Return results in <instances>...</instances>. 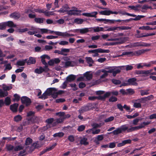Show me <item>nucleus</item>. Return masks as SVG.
I'll return each mask as SVG.
<instances>
[{
    "instance_id": "obj_1",
    "label": "nucleus",
    "mask_w": 156,
    "mask_h": 156,
    "mask_svg": "<svg viewBox=\"0 0 156 156\" xmlns=\"http://www.w3.org/2000/svg\"><path fill=\"white\" fill-rule=\"evenodd\" d=\"M48 31H49L50 33L52 34L54 33L56 35L62 37H69L74 36H75V34H69L67 32H62L60 31H54L50 30H48Z\"/></svg>"
},
{
    "instance_id": "obj_2",
    "label": "nucleus",
    "mask_w": 156,
    "mask_h": 156,
    "mask_svg": "<svg viewBox=\"0 0 156 156\" xmlns=\"http://www.w3.org/2000/svg\"><path fill=\"white\" fill-rule=\"evenodd\" d=\"M22 103L25 104L27 106L30 105L31 101L30 99L26 96H23L21 98Z\"/></svg>"
},
{
    "instance_id": "obj_3",
    "label": "nucleus",
    "mask_w": 156,
    "mask_h": 156,
    "mask_svg": "<svg viewBox=\"0 0 156 156\" xmlns=\"http://www.w3.org/2000/svg\"><path fill=\"white\" fill-rule=\"evenodd\" d=\"M152 70H136L134 74H144V76H147L152 71Z\"/></svg>"
},
{
    "instance_id": "obj_4",
    "label": "nucleus",
    "mask_w": 156,
    "mask_h": 156,
    "mask_svg": "<svg viewBox=\"0 0 156 156\" xmlns=\"http://www.w3.org/2000/svg\"><path fill=\"white\" fill-rule=\"evenodd\" d=\"M134 47H148L150 46V44L142 42H139L134 43L133 44Z\"/></svg>"
},
{
    "instance_id": "obj_5",
    "label": "nucleus",
    "mask_w": 156,
    "mask_h": 156,
    "mask_svg": "<svg viewBox=\"0 0 156 156\" xmlns=\"http://www.w3.org/2000/svg\"><path fill=\"white\" fill-rule=\"evenodd\" d=\"M136 79L135 78H132L129 79L127 81L129 85L137 86L138 83L136 82Z\"/></svg>"
},
{
    "instance_id": "obj_6",
    "label": "nucleus",
    "mask_w": 156,
    "mask_h": 156,
    "mask_svg": "<svg viewBox=\"0 0 156 156\" xmlns=\"http://www.w3.org/2000/svg\"><path fill=\"white\" fill-rule=\"evenodd\" d=\"M149 49H141L138 50L137 51H132V56L134 55H136L138 56L141 55V54L147 51H149Z\"/></svg>"
},
{
    "instance_id": "obj_7",
    "label": "nucleus",
    "mask_w": 156,
    "mask_h": 156,
    "mask_svg": "<svg viewBox=\"0 0 156 156\" xmlns=\"http://www.w3.org/2000/svg\"><path fill=\"white\" fill-rule=\"evenodd\" d=\"M21 16L20 13L18 12H15L12 13L10 15V17L15 20L18 19Z\"/></svg>"
},
{
    "instance_id": "obj_8",
    "label": "nucleus",
    "mask_w": 156,
    "mask_h": 156,
    "mask_svg": "<svg viewBox=\"0 0 156 156\" xmlns=\"http://www.w3.org/2000/svg\"><path fill=\"white\" fill-rule=\"evenodd\" d=\"M110 52V50L108 49L105 50L101 48H99L97 49L94 50L93 53H108Z\"/></svg>"
},
{
    "instance_id": "obj_9",
    "label": "nucleus",
    "mask_w": 156,
    "mask_h": 156,
    "mask_svg": "<svg viewBox=\"0 0 156 156\" xmlns=\"http://www.w3.org/2000/svg\"><path fill=\"white\" fill-rule=\"evenodd\" d=\"M98 14V12H94L91 13H84L82 14V15L87 17H96V15Z\"/></svg>"
},
{
    "instance_id": "obj_10",
    "label": "nucleus",
    "mask_w": 156,
    "mask_h": 156,
    "mask_svg": "<svg viewBox=\"0 0 156 156\" xmlns=\"http://www.w3.org/2000/svg\"><path fill=\"white\" fill-rule=\"evenodd\" d=\"M41 58V61L43 65H46L47 63L46 62L45 59V58L49 60L50 58L49 56L47 55H44L41 56L40 57Z\"/></svg>"
},
{
    "instance_id": "obj_11",
    "label": "nucleus",
    "mask_w": 156,
    "mask_h": 156,
    "mask_svg": "<svg viewBox=\"0 0 156 156\" xmlns=\"http://www.w3.org/2000/svg\"><path fill=\"white\" fill-rule=\"evenodd\" d=\"M18 106V104L14 103L10 106V109L13 112H17V109Z\"/></svg>"
},
{
    "instance_id": "obj_12",
    "label": "nucleus",
    "mask_w": 156,
    "mask_h": 156,
    "mask_svg": "<svg viewBox=\"0 0 156 156\" xmlns=\"http://www.w3.org/2000/svg\"><path fill=\"white\" fill-rule=\"evenodd\" d=\"M81 11L79 10H70L67 11V14L69 15H77L79 14V13L77 12H80Z\"/></svg>"
},
{
    "instance_id": "obj_13",
    "label": "nucleus",
    "mask_w": 156,
    "mask_h": 156,
    "mask_svg": "<svg viewBox=\"0 0 156 156\" xmlns=\"http://www.w3.org/2000/svg\"><path fill=\"white\" fill-rule=\"evenodd\" d=\"M92 27L91 28H83L80 29V33L81 34H84L86 33H87L89 31L91 32L92 30H90L91 29H92Z\"/></svg>"
},
{
    "instance_id": "obj_14",
    "label": "nucleus",
    "mask_w": 156,
    "mask_h": 156,
    "mask_svg": "<svg viewBox=\"0 0 156 156\" xmlns=\"http://www.w3.org/2000/svg\"><path fill=\"white\" fill-rule=\"evenodd\" d=\"M57 90V89L54 87H50L47 89L45 90L49 96L51 95L53 92H55Z\"/></svg>"
},
{
    "instance_id": "obj_15",
    "label": "nucleus",
    "mask_w": 156,
    "mask_h": 156,
    "mask_svg": "<svg viewBox=\"0 0 156 156\" xmlns=\"http://www.w3.org/2000/svg\"><path fill=\"white\" fill-rule=\"evenodd\" d=\"M54 121V119L53 118H48L46 120L45 122L47 124L46 127V129H47L48 128L50 127V124H51Z\"/></svg>"
},
{
    "instance_id": "obj_16",
    "label": "nucleus",
    "mask_w": 156,
    "mask_h": 156,
    "mask_svg": "<svg viewBox=\"0 0 156 156\" xmlns=\"http://www.w3.org/2000/svg\"><path fill=\"white\" fill-rule=\"evenodd\" d=\"M139 29L142 30H151L156 29V26L154 27H151L149 26H143L139 27Z\"/></svg>"
},
{
    "instance_id": "obj_17",
    "label": "nucleus",
    "mask_w": 156,
    "mask_h": 156,
    "mask_svg": "<svg viewBox=\"0 0 156 156\" xmlns=\"http://www.w3.org/2000/svg\"><path fill=\"white\" fill-rule=\"evenodd\" d=\"M76 78V76L73 74L70 75L66 78V81L68 82H71L74 80Z\"/></svg>"
},
{
    "instance_id": "obj_18",
    "label": "nucleus",
    "mask_w": 156,
    "mask_h": 156,
    "mask_svg": "<svg viewBox=\"0 0 156 156\" xmlns=\"http://www.w3.org/2000/svg\"><path fill=\"white\" fill-rule=\"evenodd\" d=\"M89 107L88 106H85L81 108L79 110V112L80 113H83L89 110Z\"/></svg>"
},
{
    "instance_id": "obj_19",
    "label": "nucleus",
    "mask_w": 156,
    "mask_h": 156,
    "mask_svg": "<svg viewBox=\"0 0 156 156\" xmlns=\"http://www.w3.org/2000/svg\"><path fill=\"white\" fill-rule=\"evenodd\" d=\"M119 14H121L123 15H126L128 16L132 17H135L136 16L135 14L126 12L125 10H119Z\"/></svg>"
},
{
    "instance_id": "obj_20",
    "label": "nucleus",
    "mask_w": 156,
    "mask_h": 156,
    "mask_svg": "<svg viewBox=\"0 0 156 156\" xmlns=\"http://www.w3.org/2000/svg\"><path fill=\"white\" fill-rule=\"evenodd\" d=\"M36 62V60L35 58L30 57H29V60H27L26 63L27 65L34 64Z\"/></svg>"
},
{
    "instance_id": "obj_21",
    "label": "nucleus",
    "mask_w": 156,
    "mask_h": 156,
    "mask_svg": "<svg viewBox=\"0 0 156 156\" xmlns=\"http://www.w3.org/2000/svg\"><path fill=\"white\" fill-rule=\"evenodd\" d=\"M70 51V49L68 48H62L61 49V55L66 56L68 55L67 53L69 52Z\"/></svg>"
},
{
    "instance_id": "obj_22",
    "label": "nucleus",
    "mask_w": 156,
    "mask_h": 156,
    "mask_svg": "<svg viewBox=\"0 0 156 156\" xmlns=\"http://www.w3.org/2000/svg\"><path fill=\"white\" fill-rule=\"evenodd\" d=\"M87 139L83 137L80 141V143L81 145H87L89 144V142L87 141Z\"/></svg>"
},
{
    "instance_id": "obj_23",
    "label": "nucleus",
    "mask_w": 156,
    "mask_h": 156,
    "mask_svg": "<svg viewBox=\"0 0 156 156\" xmlns=\"http://www.w3.org/2000/svg\"><path fill=\"white\" fill-rule=\"evenodd\" d=\"M154 34L153 33H150L148 34L147 33V34H141L139 35H138L136 37L137 38L147 37L148 36H153L154 35Z\"/></svg>"
},
{
    "instance_id": "obj_24",
    "label": "nucleus",
    "mask_w": 156,
    "mask_h": 156,
    "mask_svg": "<svg viewBox=\"0 0 156 156\" xmlns=\"http://www.w3.org/2000/svg\"><path fill=\"white\" fill-rule=\"evenodd\" d=\"M122 66H116V68L115 70H114L113 73V75L114 76H116L117 74L120 73L121 72V70Z\"/></svg>"
},
{
    "instance_id": "obj_25",
    "label": "nucleus",
    "mask_w": 156,
    "mask_h": 156,
    "mask_svg": "<svg viewBox=\"0 0 156 156\" xmlns=\"http://www.w3.org/2000/svg\"><path fill=\"white\" fill-rule=\"evenodd\" d=\"M27 59H26L24 60H19L17 61L16 65L18 66H24L25 63H26Z\"/></svg>"
},
{
    "instance_id": "obj_26",
    "label": "nucleus",
    "mask_w": 156,
    "mask_h": 156,
    "mask_svg": "<svg viewBox=\"0 0 156 156\" xmlns=\"http://www.w3.org/2000/svg\"><path fill=\"white\" fill-rule=\"evenodd\" d=\"M150 123V122L148 121L147 122H143L139 126H137L138 130L139 129H142L143 128H144L145 126L148 125Z\"/></svg>"
},
{
    "instance_id": "obj_27",
    "label": "nucleus",
    "mask_w": 156,
    "mask_h": 156,
    "mask_svg": "<svg viewBox=\"0 0 156 156\" xmlns=\"http://www.w3.org/2000/svg\"><path fill=\"white\" fill-rule=\"evenodd\" d=\"M5 148L7 151L10 152L14 150V147L10 144H7L6 145Z\"/></svg>"
},
{
    "instance_id": "obj_28",
    "label": "nucleus",
    "mask_w": 156,
    "mask_h": 156,
    "mask_svg": "<svg viewBox=\"0 0 156 156\" xmlns=\"http://www.w3.org/2000/svg\"><path fill=\"white\" fill-rule=\"evenodd\" d=\"M44 71H45V69L41 66L39 68L36 69L34 70V72L37 74H41Z\"/></svg>"
},
{
    "instance_id": "obj_29",
    "label": "nucleus",
    "mask_w": 156,
    "mask_h": 156,
    "mask_svg": "<svg viewBox=\"0 0 156 156\" xmlns=\"http://www.w3.org/2000/svg\"><path fill=\"white\" fill-rule=\"evenodd\" d=\"M6 26H8L9 27H16V25H15L13 22L11 21H9L7 22H5Z\"/></svg>"
},
{
    "instance_id": "obj_30",
    "label": "nucleus",
    "mask_w": 156,
    "mask_h": 156,
    "mask_svg": "<svg viewBox=\"0 0 156 156\" xmlns=\"http://www.w3.org/2000/svg\"><path fill=\"white\" fill-rule=\"evenodd\" d=\"M84 76L85 77L86 79L88 80H90L92 79L93 75L92 74H90L88 72H86L83 74Z\"/></svg>"
},
{
    "instance_id": "obj_31",
    "label": "nucleus",
    "mask_w": 156,
    "mask_h": 156,
    "mask_svg": "<svg viewBox=\"0 0 156 156\" xmlns=\"http://www.w3.org/2000/svg\"><path fill=\"white\" fill-rule=\"evenodd\" d=\"M44 20H45V19L43 18L36 17L34 19V21L35 22L39 24L43 23Z\"/></svg>"
},
{
    "instance_id": "obj_32",
    "label": "nucleus",
    "mask_w": 156,
    "mask_h": 156,
    "mask_svg": "<svg viewBox=\"0 0 156 156\" xmlns=\"http://www.w3.org/2000/svg\"><path fill=\"white\" fill-rule=\"evenodd\" d=\"M92 29H91L90 30H93L94 32H99L100 31H104V28L102 27H98L93 28Z\"/></svg>"
},
{
    "instance_id": "obj_33",
    "label": "nucleus",
    "mask_w": 156,
    "mask_h": 156,
    "mask_svg": "<svg viewBox=\"0 0 156 156\" xmlns=\"http://www.w3.org/2000/svg\"><path fill=\"white\" fill-rule=\"evenodd\" d=\"M111 11L110 10H104L100 12L99 13L102 15L109 16L111 14Z\"/></svg>"
},
{
    "instance_id": "obj_34",
    "label": "nucleus",
    "mask_w": 156,
    "mask_h": 156,
    "mask_svg": "<svg viewBox=\"0 0 156 156\" xmlns=\"http://www.w3.org/2000/svg\"><path fill=\"white\" fill-rule=\"evenodd\" d=\"M72 62L74 63V62L71 61H69L65 62V67L66 68H67L69 66L73 67L74 66V65L72 63Z\"/></svg>"
},
{
    "instance_id": "obj_35",
    "label": "nucleus",
    "mask_w": 156,
    "mask_h": 156,
    "mask_svg": "<svg viewBox=\"0 0 156 156\" xmlns=\"http://www.w3.org/2000/svg\"><path fill=\"white\" fill-rule=\"evenodd\" d=\"M91 130L92 131V133L93 134H98L101 131L100 129H97L95 130H94L92 128L90 129L87 130L86 132L87 133H89L91 131Z\"/></svg>"
},
{
    "instance_id": "obj_36",
    "label": "nucleus",
    "mask_w": 156,
    "mask_h": 156,
    "mask_svg": "<svg viewBox=\"0 0 156 156\" xmlns=\"http://www.w3.org/2000/svg\"><path fill=\"white\" fill-rule=\"evenodd\" d=\"M152 97L153 95H151L147 97L142 98L138 99V100H139V102H142L143 101H147V100H150L151 97Z\"/></svg>"
},
{
    "instance_id": "obj_37",
    "label": "nucleus",
    "mask_w": 156,
    "mask_h": 156,
    "mask_svg": "<svg viewBox=\"0 0 156 156\" xmlns=\"http://www.w3.org/2000/svg\"><path fill=\"white\" fill-rule=\"evenodd\" d=\"M131 28V27L128 26H120L117 27V30H130Z\"/></svg>"
},
{
    "instance_id": "obj_38",
    "label": "nucleus",
    "mask_w": 156,
    "mask_h": 156,
    "mask_svg": "<svg viewBox=\"0 0 156 156\" xmlns=\"http://www.w3.org/2000/svg\"><path fill=\"white\" fill-rule=\"evenodd\" d=\"M64 135V134L63 133L60 132L55 133L53 135V136L54 137H63Z\"/></svg>"
},
{
    "instance_id": "obj_39",
    "label": "nucleus",
    "mask_w": 156,
    "mask_h": 156,
    "mask_svg": "<svg viewBox=\"0 0 156 156\" xmlns=\"http://www.w3.org/2000/svg\"><path fill=\"white\" fill-rule=\"evenodd\" d=\"M47 94V92L45 91L41 96L39 97V98L43 100H44L47 98H48V96H49Z\"/></svg>"
},
{
    "instance_id": "obj_40",
    "label": "nucleus",
    "mask_w": 156,
    "mask_h": 156,
    "mask_svg": "<svg viewBox=\"0 0 156 156\" xmlns=\"http://www.w3.org/2000/svg\"><path fill=\"white\" fill-rule=\"evenodd\" d=\"M22 119V116L20 115H17L14 117V120L16 122L20 121Z\"/></svg>"
},
{
    "instance_id": "obj_41",
    "label": "nucleus",
    "mask_w": 156,
    "mask_h": 156,
    "mask_svg": "<svg viewBox=\"0 0 156 156\" xmlns=\"http://www.w3.org/2000/svg\"><path fill=\"white\" fill-rule=\"evenodd\" d=\"M4 103L6 105H9L11 103L10 98L9 97H6L5 99Z\"/></svg>"
},
{
    "instance_id": "obj_42",
    "label": "nucleus",
    "mask_w": 156,
    "mask_h": 156,
    "mask_svg": "<svg viewBox=\"0 0 156 156\" xmlns=\"http://www.w3.org/2000/svg\"><path fill=\"white\" fill-rule=\"evenodd\" d=\"M33 140L32 139L30 138V137H27L26 138L25 145H30L31 144Z\"/></svg>"
},
{
    "instance_id": "obj_43",
    "label": "nucleus",
    "mask_w": 156,
    "mask_h": 156,
    "mask_svg": "<svg viewBox=\"0 0 156 156\" xmlns=\"http://www.w3.org/2000/svg\"><path fill=\"white\" fill-rule=\"evenodd\" d=\"M8 93L7 91H3L1 90H0V97L1 98L4 97L8 95Z\"/></svg>"
},
{
    "instance_id": "obj_44",
    "label": "nucleus",
    "mask_w": 156,
    "mask_h": 156,
    "mask_svg": "<svg viewBox=\"0 0 156 156\" xmlns=\"http://www.w3.org/2000/svg\"><path fill=\"white\" fill-rule=\"evenodd\" d=\"M122 133V131L120 129V128H117L116 129L113 131L112 132L110 133H112L114 135H116L119 134L120 133Z\"/></svg>"
},
{
    "instance_id": "obj_45",
    "label": "nucleus",
    "mask_w": 156,
    "mask_h": 156,
    "mask_svg": "<svg viewBox=\"0 0 156 156\" xmlns=\"http://www.w3.org/2000/svg\"><path fill=\"white\" fill-rule=\"evenodd\" d=\"M24 147L22 145H18L16 146L14 148V151H17L20 150H23Z\"/></svg>"
},
{
    "instance_id": "obj_46",
    "label": "nucleus",
    "mask_w": 156,
    "mask_h": 156,
    "mask_svg": "<svg viewBox=\"0 0 156 156\" xmlns=\"http://www.w3.org/2000/svg\"><path fill=\"white\" fill-rule=\"evenodd\" d=\"M135 93V91L133 89L129 88L126 90V95H132Z\"/></svg>"
},
{
    "instance_id": "obj_47",
    "label": "nucleus",
    "mask_w": 156,
    "mask_h": 156,
    "mask_svg": "<svg viewBox=\"0 0 156 156\" xmlns=\"http://www.w3.org/2000/svg\"><path fill=\"white\" fill-rule=\"evenodd\" d=\"M138 130L137 126L132 127L127 129V132L128 133L131 132L133 131Z\"/></svg>"
},
{
    "instance_id": "obj_48",
    "label": "nucleus",
    "mask_w": 156,
    "mask_h": 156,
    "mask_svg": "<svg viewBox=\"0 0 156 156\" xmlns=\"http://www.w3.org/2000/svg\"><path fill=\"white\" fill-rule=\"evenodd\" d=\"M149 90H141L140 91V95L142 96L144 95H147L149 94Z\"/></svg>"
},
{
    "instance_id": "obj_49",
    "label": "nucleus",
    "mask_w": 156,
    "mask_h": 156,
    "mask_svg": "<svg viewBox=\"0 0 156 156\" xmlns=\"http://www.w3.org/2000/svg\"><path fill=\"white\" fill-rule=\"evenodd\" d=\"M83 20L79 18H76L74 20V22L77 24H82L83 22Z\"/></svg>"
},
{
    "instance_id": "obj_50",
    "label": "nucleus",
    "mask_w": 156,
    "mask_h": 156,
    "mask_svg": "<svg viewBox=\"0 0 156 156\" xmlns=\"http://www.w3.org/2000/svg\"><path fill=\"white\" fill-rule=\"evenodd\" d=\"M114 119V116H111L105 119L104 120V122L106 123L108 122L113 121Z\"/></svg>"
},
{
    "instance_id": "obj_51",
    "label": "nucleus",
    "mask_w": 156,
    "mask_h": 156,
    "mask_svg": "<svg viewBox=\"0 0 156 156\" xmlns=\"http://www.w3.org/2000/svg\"><path fill=\"white\" fill-rule=\"evenodd\" d=\"M136 16L135 17H136L135 18H134V21H138L140 20L141 18H143L145 17V16H143V15H138V16H136V15H135Z\"/></svg>"
},
{
    "instance_id": "obj_52",
    "label": "nucleus",
    "mask_w": 156,
    "mask_h": 156,
    "mask_svg": "<svg viewBox=\"0 0 156 156\" xmlns=\"http://www.w3.org/2000/svg\"><path fill=\"white\" fill-rule=\"evenodd\" d=\"M117 101V98L115 96H112L109 99V101L111 102H116Z\"/></svg>"
},
{
    "instance_id": "obj_53",
    "label": "nucleus",
    "mask_w": 156,
    "mask_h": 156,
    "mask_svg": "<svg viewBox=\"0 0 156 156\" xmlns=\"http://www.w3.org/2000/svg\"><path fill=\"white\" fill-rule=\"evenodd\" d=\"M122 43L120 42H108L106 43V45H115L119 44H121Z\"/></svg>"
},
{
    "instance_id": "obj_54",
    "label": "nucleus",
    "mask_w": 156,
    "mask_h": 156,
    "mask_svg": "<svg viewBox=\"0 0 156 156\" xmlns=\"http://www.w3.org/2000/svg\"><path fill=\"white\" fill-rule=\"evenodd\" d=\"M86 59L87 63L88 64H89L90 63H93L94 62V61L90 57H86Z\"/></svg>"
},
{
    "instance_id": "obj_55",
    "label": "nucleus",
    "mask_w": 156,
    "mask_h": 156,
    "mask_svg": "<svg viewBox=\"0 0 156 156\" xmlns=\"http://www.w3.org/2000/svg\"><path fill=\"white\" fill-rule=\"evenodd\" d=\"M85 127L84 125H81L78 127L77 130L79 132L83 131L85 129Z\"/></svg>"
},
{
    "instance_id": "obj_56",
    "label": "nucleus",
    "mask_w": 156,
    "mask_h": 156,
    "mask_svg": "<svg viewBox=\"0 0 156 156\" xmlns=\"http://www.w3.org/2000/svg\"><path fill=\"white\" fill-rule=\"evenodd\" d=\"M132 51H126L122 53L121 56H122L124 55H129L130 56H132Z\"/></svg>"
},
{
    "instance_id": "obj_57",
    "label": "nucleus",
    "mask_w": 156,
    "mask_h": 156,
    "mask_svg": "<svg viewBox=\"0 0 156 156\" xmlns=\"http://www.w3.org/2000/svg\"><path fill=\"white\" fill-rule=\"evenodd\" d=\"M14 97V98L13 100L14 101H17L20 100V97L17 94H15Z\"/></svg>"
},
{
    "instance_id": "obj_58",
    "label": "nucleus",
    "mask_w": 156,
    "mask_h": 156,
    "mask_svg": "<svg viewBox=\"0 0 156 156\" xmlns=\"http://www.w3.org/2000/svg\"><path fill=\"white\" fill-rule=\"evenodd\" d=\"M133 106L136 108H141V105L140 103L134 102L133 104Z\"/></svg>"
},
{
    "instance_id": "obj_59",
    "label": "nucleus",
    "mask_w": 156,
    "mask_h": 156,
    "mask_svg": "<svg viewBox=\"0 0 156 156\" xmlns=\"http://www.w3.org/2000/svg\"><path fill=\"white\" fill-rule=\"evenodd\" d=\"M116 146V142H113L110 143L108 145L109 148H112L115 147Z\"/></svg>"
},
{
    "instance_id": "obj_60",
    "label": "nucleus",
    "mask_w": 156,
    "mask_h": 156,
    "mask_svg": "<svg viewBox=\"0 0 156 156\" xmlns=\"http://www.w3.org/2000/svg\"><path fill=\"white\" fill-rule=\"evenodd\" d=\"M6 26L5 22L0 23V30H4L5 29Z\"/></svg>"
},
{
    "instance_id": "obj_61",
    "label": "nucleus",
    "mask_w": 156,
    "mask_h": 156,
    "mask_svg": "<svg viewBox=\"0 0 156 156\" xmlns=\"http://www.w3.org/2000/svg\"><path fill=\"white\" fill-rule=\"evenodd\" d=\"M117 30V27H110L108 28L107 30H106L105 31H114L115 30Z\"/></svg>"
},
{
    "instance_id": "obj_62",
    "label": "nucleus",
    "mask_w": 156,
    "mask_h": 156,
    "mask_svg": "<svg viewBox=\"0 0 156 156\" xmlns=\"http://www.w3.org/2000/svg\"><path fill=\"white\" fill-rule=\"evenodd\" d=\"M69 44L68 42L66 41H62L59 43V44L62 45H68Z\"/></svg>"
},
{
    "instance_id": "obj_63",
    "label": "nucleus",
    "mask_w": 156,
    "mask_h": 156,
    "mask_svg": "<svg viewBox=\"0 0 156 156\" xmlns=\"http://www.w3.org/2000/svg\"><path fill=\"white\" fill-rule=\"evenodd\" d=\"M110 92L111 95H112L113 96H117L119 94L118 92L116 90H112Z\"/></svg>"
},
{
    "instance_id": "obj_64",
    "label": "nucleus",
    "mask_w": 156,
    "mask_h": 156,
    "mask_svg": "<svg viewBox=\"0 0 156 156\" xmlns=\"http://www.w3.org/2000/svg\"><path fill=\"white\" fill-rule=\"evenodd\" d=\"M112 82L113 83L115 84H119L121 83V81L120 80L115 79H112Z\"/></svg>"
}]
</instances>
